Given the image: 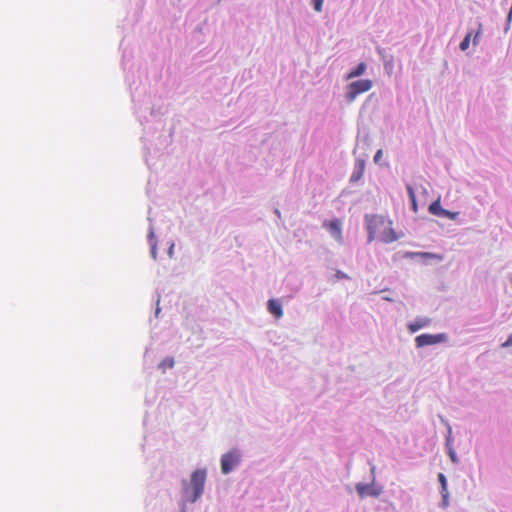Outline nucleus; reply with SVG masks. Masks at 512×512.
Returning a JSON list of instances; mask_svg holds the SVG:
<instances>
[{"mask_svg": "<svg viewBox=\"0 0 512 512\" xmlns=\"http://www.w3.org/2000/svg\"><path fill=\"white\" fill-rule=\"evenodd\" d=\"M365 221L369 242L378 238L388 244L399 239V235L393 229L392 220L381 215H366Z\"/></svg>", "mask_w": 512, "mask_h": 512, "instance_id": "f257e3e1", "label": "nucleus"}, {"mask_svg": "<svg viewBox=\"0 0 512 512\" xmlns=\"http://www.w3.org/2000/svg\"><path fill=\"white\" fill-rule=\"evenodd\" d=\"M205 481V469L195 470L191 475L189 484L186 481H183L184 495L188 501L195 502L201 497L204 491Z\"/></svg>", "mask_w": 512, "mask_h": 512, "instance_id": "f03ea898", "label": "nucleus"}, {"mask_svg": "<svg viewBox=\"0 0 512 512\" xmlns=\"http://www.w3.org/2000/svg\"><path fill=\"white\" fill-rule=\"evenodd\" d=\"M372 87L373 82L369 79L353 81L347 86L346 100L352 102L359 94L368 92Z\"/></svg>", "mask_w": 512, "mask_h": 512, "instance_id": "7ed1b4c3", "label": "nucleus"}, {"mask_svg": "<svg viewBox=\"0 0 512 512\" xmlns=\"http://www.w3.org/2000/svg\"><path fill=\"white\" fill-rule=\"evenodd\" d=\"M240 455L237 451L233 450L224 454L221 458V470L222 473H230L234 467L239 463Z\"/></svg>", "mask_w": 512, "mask_h": 512, "instance_id": "20e7f679", "label": "nucleus"}, {"mask_svg": "<svg viewBox=\"0 0 512 512\" xmlns=\"http://www.w3.org/2000/svg\"><path fill=\"white\" fill-rule=\"evenodd\" d=\"M446 338H447L446 335L443 333L435 334V335L421 334L415 338V342H416L417 347H424V346H429V345H434L437 343L444 342L446 340Z\"/></svg>", "mask_w": 512, "mask_h": 512, "instance_id": "39448f33", "label": "nucleus"}, {"mask_svg": "<svg viewBox=\"0 0 512 512\" xmlns=\"http://www.w3.org/2000/svg\"><path fill=\"white\" fill-rule=\"evenodd\" d=\"M356 490L361 498L367 496L377 497L380 495L381 490L370 484L359 483L356 485Z\"/></svg>", "mask_w": 512, "mask_h": 512, "instance_id": "423d86ee", "label": "nucleus"}, {"mask_svg": "<svg viewBox=\"0 0 512 512\" xmlns=\"http://www.w3.org/2000/svg\"><path fill=\"white\" fill-rule=\"evenodd\" d=\"M324 226L329 229L330 233L337 241H342L341 222L338 219L324 223Z\"/></svg>", "mask_w": 512, "mask_h": 512, "instance_id": "0eeeda50", "label": "nucleus"}, {"mask_svg": "<svg viewBox=\"0 0 512 512\" xmlns=\"http://www.w3.org/2000/svg\"><path fill=\"white\" fill-rule=\"evenodd\" d=\"M431 320L429 318H417L415 321L408 324V329L411 333H415L418 330L427 327Z\"/></svg>", "mask_w": 512, "mask_h": 512, "instance_id": "6e6552de", "label": "nucleus"}, {"mask_svg": "<svg viewBox=\"0 0 512 512\" xmlns=\"http://www.w3.org/2000/svg\"><path fill=\"white\" fill-rule=\"evenodd\" d=\"M268 310L277 319L283 316L282 305L278 300L271 299L268 301Z\"/></svg>", "mask_w": 512, "mask_h": 512, "instance_id": "1a4fd4ad", "label": "nucleus"}, {"mask_svg": "<svg viewBox=\"0 0 512 512\" xmlns=\"http://www.w3.org/2000/svg\"><path fill=\"white\" fill-rule=\"evenodd\" d=\"M366 67H367L366 64L364 62H361L355 69L351 70L347 74L346 79H353V78L361 76L362 74H364Z\"/></svg>", "mask_w": 512, "mask_h": 512, "instance_id": "9d476101", "label": "nucleus"}, {"mask_svg": "<svg viewBox=\"0 0 512 512\" xmlns=\"http://www.w3.org/2000/svg\"><path fill=\"white\" fill-rule=\"evenodd\" d=\"M364 173V162L359 161L357 169L353 172L351 175V181L356 182L358 181Z\"/></svg>", "mask_w": 512, "mask_h": 512, "instance_id": "9b49d317", "label": "nucleus"}, {"mask_svg": "<svg viewBox=\"0 0 512 512\" xmlns=\"http://www.w3.org/2000/svg\"><path fill=\"white\" fill-rule=\"evenodd\" d=\"M443 210L444 209L441 207L440 200L434 201L429 206V212L432 213L433 215H436V216H440L441 217Z\"/></svg>", "mask_w": 512, "mask_h": 512, "instance_id": "f8f14e48", "label": "nucleus"}, {"mask_svg": "<svg viewBox=\"0 0 512 512\" xmlns=\"http://www.w3.org/2000/svg\"><path fill=\"white\" fill-rule=\"evenodd\" d=\"M174 366V359L172 357H167L161 361L159 367L165 371L167 368H172Z\"/></svg>", "mask_w": 512, "mask_h": 512, "instance_id": "ddd939ff", "label": "nucleus"}, {"mask_svg": "<svg viewBox=\"0 0 512 512\" xmlns=\"http://www.w3.org/2000/svg\"><path fill=\"white\" fill-rule=\"evenodd\" d=\"M473 36V32H469L467 33V35L464 37V39L461 41L460 43V49L462 51H465L469 48L470 46V40H471V37Z\"/></svg>", "mask_w": 512, "mask_h": 512, "instance_id": "4468645a", "label": "nucleus"}, {"mask_svg": "<svg viewBox=\"0 0 512 512\" xmlns=\"http://www.w3.org/2000/svg\"><path fill=\"white\" fill-rule=\"evenodd\" d=\"M407 191H408L409 197L412 202L413 211L417 212L418 208H417V202H416L414 189L409 185V186H407Z\"/></svg>", "mask_w": 512, "mask_h": 512, "instance_id": "2eb2a0df", "label": "nucleus"}, {"mask_svg": "<svg viewBox=\"0 0 512 512\" xmlns=\"http://www.w3.org/2000/svg\"><path fill=\"white\" fill-rule=\"evenodd\" d=\"M457 216H458V212H450V211L444 209L441 217H446V218L454 220V219H456Z\"/></svg>", "mask_w": 512, "mask_h": 512, "instance_id": "dca6fc26", "label": "nucleus"}, {"mask_svg": "<svg viewBox=\"0 0 512 512\" xmlns=\"http://www.w3.org/2000/svg\"><path fill=\"white\" fill-rule=\"evenodd\" d=\"M438 479H439V481H440V483H441V486H442L443 491H446V490H447V480H446L445 475H444V474H442V473H440V474L438 475Z\"/></svg>", "mask_w": 512, "mask_h": 512, "instance_id": "f3484780", "label": "nucleus"}, {"mask_svg": "<svg viewBox=\"0 0 512 512\" xmlns=\"http://www.w3.org/2000/svg\"><path fill=\"white\" fill-rule=\"evenodd\" d=\"M449 456L454 463L458 462L456 453L452 448H449Z\"/></svg>", "mask_w": 512, "mask_h": 512, "instance_id": "a211bd4d", "label": "nucleus"}, {"mask_svg": "<svg viewBox=\"0 0 512 512\" xmlns=\"http://www.w3.org/2000/svg\"><path fill=\"white\" fill-rule=\"evenodd\" d=\"M480 35H481V28H479V29L477 30V32L475 33V35H474V39H473V44H474V45H477V44H478V41H479Z\"/></svg>", "mask_w": 512, "mask_h": 512, "instance_id": "6ab92c4d", "label": "nucleus"}, {"mask_svg": "<svg viewBox=\"0 0 512 512\" xmlns=\"http://www.w3.org/2000/svg\"><path fill=\"white\" fill-rule=\"evenodd\" d=\"M382 154H383V152H382V150H381V149H380V150H378V151L376 152V154H375V156H374V162H375V163H379V161H380V160H381V158H382Z\"/></svg>", "mask_w": 512, "mask_h": 512, "instance_id": "aec40b11", "label": "nucleus"}, {"mask_svg": "<svg viewBox=\"0 0 512 512\" xmlns=\"http://www.w3.org/2000/svg\"><path fill=\"white\" fill-rule=\"evenodd\" d=\"M512 346V335L508 337V339L502 344V347H510Z\"/></svg>", "mask_w": 512, "mask_h": 512, "instance_id": "412c9836", "label": "nucleus"}, {"mask_svg": "<svg viewBox=\"0 0 512 512\" xmlns=\"http://www.w3.org/2000/svg\"><path fill=\"white\" fill-rule=\"evenodd\" d=\"M322 3L323 2H314L315 11L320 12L322 10Z\"/></svg>", "mask_w": 512, "mask_h": 512, "instance_id": "4be33fe9", "label": "nucleus"}, {"mask_svg": "<svg viewBox=\"0 0 512 512\" xmlns=\"http://www.w3.org/2000/svg\"><path fill=\"white\" fill-rule=\"evenodd\" d=\"M336 277H337L338 279L348 278V276H347L345 273L341 272V271H338V272L336 273Z\"/></svg>", "mask_w": 512, "mask_h": 512, "instance_id": "5701e85b", "label": "nucleus"}, {"mask_svg": "<svg viewBox=\"0 0 512 512\" xmlns=\"http://www.w3.org/2000/svg\"><path fill=\"white\" fill-rule=\"evenodd\" d=\"M181 512H186L185 509H183Z\"/></svg>", "mask_w": 512, "mask_h": 512, "instance_id": "b1692460", "label": "nucleus"}]
</instances>
